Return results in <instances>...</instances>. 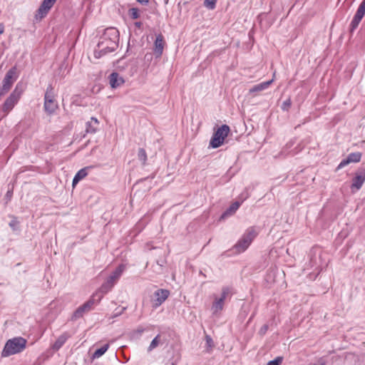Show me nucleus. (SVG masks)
Masks as SVG:
<instances>
[{
  "label": "nucleus",
  "mask_w": 365,
  "mask_h": 365,
  "mask_svg": "<svg viewBox=\"0 0 365 365\" xmlns=\"http://www.w3.org/2000/svg\"><path fill=\"white\" fill-rule=\"evenodd\" d=\"M67 339H68V336L66 334H63L61 336H59L58 337V339H56V341H55V343L53 344V349L56 351L60 349L63 346V345L66 343Z\"/></svg>",
  "instance_id": "20"
},
{
  "label": "nucleus",
  "mask_w": 365,
  "mask_h": 365,
  "mask_svg": "<svg viewBox=\"0 0 365 365\" xmlns=\"http://www.w3.org/2000/svg\"><path fill=\"white\" fill-rule=\"evenodd\" d=\"M268 330V325L267 324H264L259 329V333L261 334V335H264L265 334V333L267 332V331Z\"/></svg>",
  "instance_id": "38"
},
{
  "label": "nucleus",
  "mask_w": 365,
  "mask_h": 365,
  "mask_svg": "<svg viewBox=\"0 0 365 365\" xmlns=\"http://www.w3.org/2000/svg\"><path fill=\"white\" fill-rule=\"evenodd\" d=\"M165 4L168 2V0H165Z\"/></svg>",
  "instance_id": "44"
},
{
  "label": "nucleus",
  "mask_w": 365,
  "mask_h": 365,
  "mask_svg": "<svg viewBox=\"0 0 365 365\" xmlns=\"http://www.w3.org/2000/svg\"><path fill=\"white\" fill-rule=\"evenodd\" d=\"M272 82H273V79L256 84L250 88L249 93L250 94L257 93L262 91H264L269 88V86L272 84Z\"/></svg>",
  "instance_id": "13"
},
{
  "label": "nucleus",
  "mask_w": 365,
  "mask_h": 365,
  "mask_svg": "<svg viewBox=\"0 0 365 365\" xmlns=\"http://www.w3.org/2000/svg\"><path fill=\"white\" fill-rule=\"evenodd\" d=\"M230 132V128L227 125H222L214 132L210 141V146L212 148H217L221 146Z\"/></svg>",
  "instance_id": "4"
},
{
  "label": "nucleus",
  "mask_w": 365,
  "mask_h": 365,
  "mask_svg": "<svg viewBox=\"0 0 365 365\" xmlns=\"http://www.w3.org/2000/svg\"><path fill=\"white\" fill-rule=\"evenodd\" d=\"M27 341L26 339L18 336L9 339L1 351L2 357H8L22 352L26 346Z\"/></svg>",
  "instance_id": "2"
},
{
  "label": "nucleus",
  "mask_w": 365,
  "mask_h": 365,
  "mask_svg": "<svg viewBox=\"0 0 365 365\" xmlns=\"http://www.w3.org/2000/svg\"><path fill=\"white\" fill-rule=\"evenodd\" d=\"M125 309H126L125 307H122V308H121V309H119L118 308H117V309L115 310V312H114V313L113 314V315L111 316V318H115V317H118V316L121 315V314L123 313V312L125 310Z\"/></svg>",
  "instance_id": "36"
},
{
  "label": "nucleus",
  "mask_w": 365,
  "mask_h": 365,
  "mask_svg": "<svg viewBox=\"0 0 365 365\" xmlns=\"http://www.w3.org/2000/svg\"><path fill=\"white\" fill-rule=\"evenodd\" d=\"M171 365H175L174 363H172Z\"/></svg>",
  "instance_id": "45"
},
{
  "label": "nucleus",
  "mask_w": 365,
  "mask_h": 365,
  "mask_svg": "<svg viewBox=\"0 0 365 365\" xmlns=\"http://www.w3.org/2000/svg\"><path fill=\"white\" fill-rule=\"evenodd\" d=\"M206 345L207 348L212 349L214 346V342L210 336H205Z\"/></svg>",
  "instance_id": "35"
},
{
  "label": "nucleus",
  "mask_w": 365,
  "mask_h": 365,
  "mask_svg": "<svg viewBox=\"0 0 365 365\" xmlns=\"http://www.w3.org/2000/svg\"><path fill=\"white\" fill-rule=\"evenodd\" d=\"M138 158L140 161L142 162L143 165L145 164V162L147 160V154L143 148H139L138 152Z\"/></svg>",
  "instance_id": "25"
},
{
  "label": "nucleus",
  "mask_w": 365,
  "mask_h": 365,
  "mask_svg": "<svg viewBox=\"0 0 365 365\" xmlns=\"http://www.w3.org/2000/svg\"><path fill=\"white\" fill-rule=\"evenodd\" d=\"M282 361V356H277L274 359L269 361L267 365H280Z\"/></svg>",
  "instance_id": "31"
},
{
  "label": "nucleus",
  "mask_w": 365,
  "mask_h": 365,
  "mask_svg": "<svg viewBox=\"0 0 365 365\" xmlns=\"http://www.w3.org/2000/svg\"><path fill=\"white\" fill-rule=\"evenodd\" d=\"M98 120L97 118L92 117L90 121L86 123V131L88 133H95L97 130Z\"/></svg>",
  "instance_id": "18"
},
{
  "label": "nucleus",
  "mask_w": 365,
  "mask_h": 365,
  "mask_svg": "<svg viewBox=\"0 0 365 365\" xmlns=\"http://www.w3.org/2000/svg\"><path fill=\"white\" fill-rule=\"evenodd\" d=\"M12 193H13V192H12V191L9 190V191L6 192V197H11V196L12 195Z\"/></svg>",
  "instance_id": "42"
},
{
  "label": "nucleus",
  "mask_w": 365,
  "mask_h": 365,
  "mask_svg": "<svg viewBox=\"0 0 365 365\" xmlns=\"http://www.w3.org/2000/svg\"><path fill=\"white\" fill-rule=\"evenodd\" d=\"M361 19H362V18H361L359 16H357L356 15L354 16V18L350 24L349 30H350L351 33H353L355 31V29L358 27Z\"/></svg>",
  "instance_id": "22"
},
{
  "label": "nucleus",
  "mask_w": 365,
  "mask_h": 365,
  "mask_svg": "<svg viewBox=\"0 0 365 365\" xmlns=\"http://www.w3.org/2000/svg\"><path fill=\"white\" fill-rule=\"evenodd\" d=\"M217 0H205L204 6L209 10H213L216 7Z\"/></svg>",
  "instance_id": "28"
},
{
  "label": "nucleus",
  "mask_w": 365,
  "mask_h": 365,
  "mask_svg": "<svg viewBox=\"0 0 365 365\" xmlns=\"http://www.w3.org/2000/svg\"><path fill=\"white\" fill-rule=\"evenodd\" d=\"M119 35L118 30L114 27L106 29L94 50V56L99 58L115 51L118 46Z\"/></svg>",
  "instance_id": "1"
},
{
  "label": "nucleus",
  "mask_w": 365,
  "mask_h": 365,
  "mask_svg": "<svg viewBox=\"0 0 365 365\" xmlns=\"http://www.w3.org/2000/svg\"><path fill=\"white\" fill-rule=\"evenodd\" d=\"M143 331H144V329H138V331L139 333H143Z\"/></svg>",
  "instance_id": "43"
},
{
  "label": "nucleus",
  "mask_w": 365,
  "mask_h": 365,
  "mask_svg": "<svg viewBox=\"0 0 365 365\" xmlns=\"http://www.w3.org/2000/svg\"><path fill=\"white\" fill-rule=\"evenodd\" d=\"M118 277L115 275L113 273H112L108 278V279L113 285L116 283V282L118 280Z\"/></svg>",
  "instance_id": "37"
},
{
  "label": "nucleus",
  "mask_w": 365,
  "mask_h": 365,
  "mask_svg": "<svg viewBox=\"0 0 365 365\" xmlns=\"http://www.w3.org/2000/svg\"><path fill=\"white\" fill-rule=\"evenodd\" d=\"M139 4H143V5H146L149 0H136Z\"/></svg>",
  "instance_id": "39"
},
{
  "label": "nucleus",
  "mask_w": 365,
  "mask_h": 365,
  "mask_svg": "<svg viewBox=\"0 0 365 365\" xmlns=\"http://www.w3.org/2000/svg\"><path fill=\"white\" fill-rule=\"evenodd\" d=\"M365 14V0H363L360 4L355 15L363 19Z\"/></svg>",
  "instance_id": "26"
},
{
  "label": "nucleus",
  "mask_w": 365,
  "mask_h": 365,
  "mask_svg": "<svg viewBox=\"0 0 365 365\" xmlns=\"http://www.w3.org/2000/svg\"><path fill=\"white\" fill-rule=\"evenodd\" d=\"M91 168L92 167H86L78 170L73 179V186H75L78 183L80 180L86 177L88 173V170H91Z\"/></svg>",
  "instance_id": "17"
},
{
  "label": "nucleus",
  "mask_w": 365,
  "mask_h": 365,
  "mask_svg": "<svg viewBox=\"0 0 365 365\" xmlns=\"http://www.w3.org/2000/svg\"><path fill=\"white\" fill-rule=\"evenodd\" d=\"M4 31V26L2 24H0V34H3Z\"/></svg>",
  "instance_id": "40"
},
{
  "label": "nucleus",
  "mask_w": 365,
  "mask_h": 365,
  "mask_svg": "<svg viewBox=\"0 0 365 365\" xmlns=\"http://www.w3.org/2000/svg\"><path fill=\"white\" fill-rule=\"evenodd\" d=\"M98 293H95L92 295L91 298L80 306L73 314L71 319L76 320L81 318L84 313L88 312L93 309L95 304H98L100 302L96 299Z\"/></svg>",
  "instance_id": "7"
},
{
  "label": "nucleus",
  "mask_w": 365,
  "mask_h": 365,
  "mask_svg": "<svg viewBox=\"0 0 365 365\" xmlns=\"http://www.w3.org/2000/svg\"><path fill=\"white\" fill-rule=\"evenodd\" d=\"M56 1V0H43L39 8L36 11V19H42L44 18L53 7Z\"/></svg>",
  "instance_id": "9"
},
{
  "label": "nucleus",
  "mask_w": 365,
  "mask_h": 365,
  "mask_svg": "<svg viewBox=\"0 0 365 365\" xmlns=\"http://www.w3.org/2000/svg\"><path fill=\"white\" fill-rule=\"evenodd\" d=\"M128 14L131 19H137L140 17L139 10L137 8H131L128 11Z\"/></svg>",
  "instance_id": "29"
},
{
  "label": "nucleus",
  "mask_w": 365,
  "mask_h": 365,
  "mask_svg": "<svg viewBox=\"0 0 365 365\" xmlns=\"http://www.w3.org/2000/svg\"><path fill=\"white\" fill-rule=\"evenodd\" d=\"M113 286L114 285L108 279H106V282L101 285L98 292H97L98 294L97 296L98 301L100 302L103 298V294L110 291Z\"/></svg>",
  "instance_id": "15"
},
{
  "label": "nucleus",
  "mask_w": 365,
  "mask_h": 365,
  "mask_svg": "<svg viewBox=\"0 0 365 365\" xmlns=\"http://www.w3.org/2000/svg\"><path fill=\"white\" fill-rule=\"evenodd\" d=\"M108 78L112 88H117L125 83L124 79L117 72L110 73Z\"/></svg>",
  "instance_id": "12"
},
{
  "label": "nucleus",
  "mask_w": 365,
  "mask_h": 365,
  "mask_svg": "<svg viewBox=\"0 0 365 365\" xmlns=\"http://www.w3.org/2000/svg\"><path fill=\"white\" fill-rule=\"evenodd\" d=\"M23 93V89L20 83H17L15 89L12 91L10 96L6 99L2 106V110L5 113L11 111L14 106L18 103L21 95Z\"/></svg>",
  "instance_id": "6"
},
{
  "label": "nucleus",
  "mask_w": 365,
  "mask_h": 365,
  "mask_svg": "<svg viewBox=\"0 0 365 365\" xmlns=\"http://www.w3.org/2000/svg\"><path fill=\"white\" fill-rule=\"evenodd\" d=\"M350 163L348 157H346V158L342 160L340 163L339 164V165L337 166L336 168V170H339L343 168H344L345 166H346L347 165H349Z\"/></svg>",
  "instance_id": "33"
},
{
  "label": "nucleus",
  "mask_w": 365,
  "mask_h": 365,
  "mask_svg": "<svg viewBox=\"0 0 365 365\" xmlns=\"http://www.w3.org/2000/svg\"><path fill=\"white\" fill-rule=\"evenodd\" d=\"M164 43L163 36L161 34L158 35L154 43V52L158 57L163 53Z\"/></svg>",
  "instance_id": "14"
},
{
  "label": "nucleus",
  "mask_w": 365,
  "mask_h": 365,
  "mask_svg": "<svg viewBox=\"0 0 365 365\" xmlns=\"http://www.w3.org/2000/svg\"><path fill=\"white\" fill-rule=\"evenodd\" d=\"M230 293V289L228 287H224L222 289V293L220 297L215 298V301L212 305V310L213 314H217L218 312L221 311L223 309L224 302L227 297V295Z\"/></svg>",
  "instance_id": "8"
},
{
  "label": "nucleus",
  "mask_w": 365,
  "mask_h": 365,
  "mask_svg": "<svg viewBox=\"0 0 365 365\" xmlns=\"http://www.w3.org/2000/svg\"><path fill=\"white\" fill-rule=\"evenodd\" d=\"M18 225H19V221L17 220V218L14 217L13 219L9 222V226L11 227V228L13 230H16Z\"/></svg>",
  "instance_id": "34"
},
{
  "label": "nucleus",
  "mask_w": 365,
  "mask_h": 365,
  "mask_svg": "<svg viewBox=\"0 0 365 365\" xmlns=\"http://www.w3.org/2000/svg\"><path fill=\"white\" fill-rule=\"evenodd\" d=\"M124 269H125V265L120 264L113 273L119 278L120 277V275L122 274L123 272L124 271Z\"/></svg>",
  "instance_id": "32"
},
{
  "label": "nucleus",
  "mask_w": 365,
  "mask_h": 365,
  "mask_svg": "<svg viewBox=\"0 0 365 365\" xmlns=\"http://www.w3.org/2000/svg\"><path fill=\"white\" fill-rule=\"evenodd\" d=\"M365 182V168H361L355 173V177L352 179L351 189L352 191L359 190Z\"/></svg>",
  "instance_id": "10"
},
{
  "label": "nucleus",
  "mask_w": 365,
  "mask_h": 365,
  "mask_svg": "<svg viewBox=\"0 0 365 365\" xmlns=\"http://www.w3.org/2000/svg\"><path fill=\"white\" fill-rule=\"evenodd\" d=\"M108 348H109V344H104L101 348L97 349L95 351V352L93 354L92 358L93 359H97V358L101 357V356H103L106 352V351L108 349Z\"/></svg>",
  "instance_id": "21"
},
{
  "label": "nucleus",
  "mask_w": 365,
  "mask_h": 365,
  "mask_svg": "<svg viewBox=\"0 0 365 365\" xmlns=\"http://www.w3.org/2000/svg\"><path fill=\"white\" fill-rule=\"evenodd\" d=\"M291 106H292V101L289 98L288 99H287L286 101H284L282 103V104L281 106V108L284 111H287L290 108Z\"/></svg>",
  "instance_id": "30"
},
{
  "label": "nucleus",
  "mask_w": 365,
  "mask_h": 365,
  "mask_svg": "<svg viewBox=\"0 0 365 365\" xmlns=\"http://www.w3.org/2000/svg\"><path fill=\"white\" fill-rule=\"evenodd\" d=\"M135 26L138 28H140L142 26V23L140 21H137L135 23Z\"/></svg>",
  "instance_id": "41"
},
{
  "label": "nucleus",
  "mask_w": 365,
  "mask_h": 365,
  "mask_svg": "<svg viewBox=\"0 0 365 365\" xmlns=\"http://www.w3.org/2000/svg\"><path fill=\"white\" fill-rule=\"evenodd\" d=\"M257 235V233L254 227L248 228L242 237L232 247L231 251L232 253L240 254L244 252L249 247Z\"/></svg>",
  "instance_id": "3"
},
{
  "label": "nucleus",
  "mask_w": 365,
  "mask_h": 365,
  "mask_svg": "<svg viewBox=\"0 0 365 365\" xmlns=\"http://www.w3.org/2000/svg\"><path fill=\"white\" fill-rule=\"evenodd\" d=\"M159 339H160V335L158 334L151 341V343L150 344L148 348V352H150L152 350H153L155 348H156L158 344H159Z\"/></svg>",
  "instance_id": "27"
},
{
  "label": "nucleus",
  "mask_w": 365,
  "mask_h": 365,
  "mask_svg": "<svg viewBox=\"0 0 365 365\" xmlns=\"http://www.w3.org/2000/svg\"><path fill=\"white\" fill-rule=\"evenodd\" d=\"M57 108L58 105L55 100L44 101V109L48 114L53 113Z\"/></svg>",
  "instance_id": "19"
},
{
  "label": "nucleus",
  "mask_w": 365,
  "mask_h": 365,
  "mask_svg": "<svg viewBox=\"0 0 365 365\" xmlns=\"http://www.w3.org/2000/svg\"><path fill=\"white\" fill-rule=\"evenodd\" d=\"M54 93H53V88L51 85H49L46 91L45 95H44V101L48 100H55L54 98Z\"/></svg>",
  "instance_id": "23"
},
{
  "label": "nucleus",
  "mask_w": 365,
  "mask_h": 365,
  "mask_svg": "<svg viewBox=\"0 0 365 365\" xmlns=\"http://www.w3.org/2000/svg\"><path fill=\"white\" fill-rule=\"evenodd\" d=\"M241 203L238 201L233 202L221 215L220 219L225 220L235 213Z\"/></svg>",
  "instance_id": "16"
},
{
  "label": "nucleus",
  "mask_w": 365,
  "mask_h": 365,
  "mask_svg": "<svg viewBox=\"0 0 365 365\" xmlns=\"http://www.w3.org/2000/svg\"><path fill=\"white\" fill-rule=\"evenodd\" d=\"M17 68L16 66L11 68L6 73L2 85L0 88V98L7 93L11 89L14 83L18 78Z\"/></svg>",
  "instance_id": "5"
},
{
  "label": "nucleus",
  "mask_w": 365,
  "mask_h": 365,
  "mask_svg": "<svg viewBox=\"0 0 365 365\" xmlns=\"http://www.w3.org/2000/svg\"><path fill=\"white\" fill-rule=\"evenodd\" d=\"M347 157L350 163H359L361 158V153L359 152L351 153Z\"/></svg>",
  "instance_id": "24"
},
{
  "label": "nucleus",
  "mask_w": 365,
  "mask_h": 365,
  "mask_svg": "<svg viewBox=\"0 0 365 365\" xmlns=\"http://www.w3.org/2000/svg\"><path fill=\"white\" fill-rule=\"evenodd\" d=\"M170 292L168 289H158L154 293V307H158L160 306L168 297Z\"/></svg>",
  "instance_id": "11"
}]
</instances>
